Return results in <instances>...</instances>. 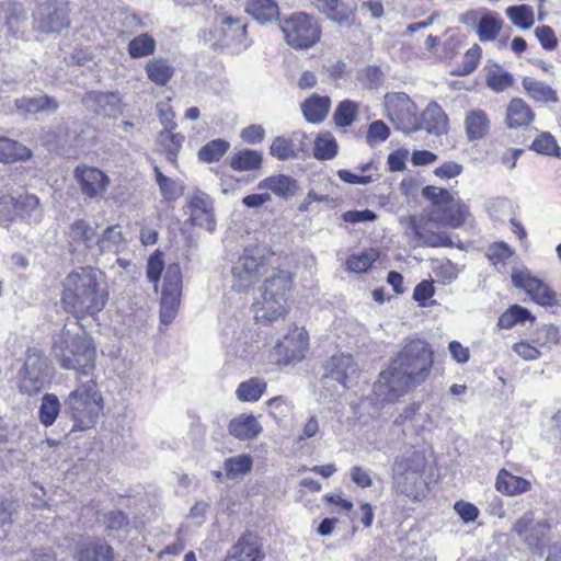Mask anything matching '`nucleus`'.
<instances>
[{
    "label": "nucleus",
    "mask_w": 561,
    "mask_h": 561,
    "mask_svg": "<svg viewBox=\"0 0 561 561\" xmlns=\"http://www.w3.org/2000/svg\"><path fill=\"white\" fill-rule=\"evenodd\" d=\"M434 352L421 337H408L377 382V392L388 401H394L423 383L430 376Z\"/></svg>",
    "instance_id": "f257e3e1"
},
{
    "label": "nucleus",
    "mask_w": 561,
    "mask_h": 561,
    "mask_svg": "<svg viewBox=\"0 0 561 561\" xmlns=\"http://www.w3.org/2000/svg\"><path fill=\"white\" fill-rule=\"evenodd\" d=\"M110 298L104 273L92 266L72 270L62 280L61 304L77 318L95 317Z\"/></svg>",
    "instance_id": "f03ea898"
},
{
    "label": "nucleus",
    "mask_w": 561,
    "mask_h": 561,
    "mask_svg": "<svg viewBox=\"0 0 561 561\" xmlns=\"http://www.w3.org/2000/svg\"><path fill=\"white\" fill-rule=\"evenodd\" d=\"M51 355L66 370H73L77 380L81 377L93 378L96 362V348L84 332L64 328L54 341Z\"/></svg>",
    "instance_id": "7ed1b4c3"
},
{
    "label": "nucleus",
    "mask_w": 561,
    "mask_h": 561,
    "mask_svg": "<svg viewBox=\"0 0 561 561\" xmlns=\"http://www.w3.org/2000/svg\"><path fill=\"white\" fill-rule=\"evenodd\" d=\"M293 289L290 272L274 268L263 280L260 295L252 305L254 319L259 323L268 324L289 311V298Z\"/></svg>",
    "instance_id": "20e7f679"
},
{
    "label": "nucleus",
    "mask_w": 561,
    "mask_h": 561,
    "mask_svg": "<svg viewBox=\"0 0 561 561\" xmlns=\"http://www.w3.org/2000/svg\"><path fill=\"white\" fill-rule=\"evenodd\" d=\"M77 387L65 399V413L73 422L72 432L93 427L104 409L103 396L96 381L77 380Z\"/></svg>",
    "instance_id": "39448f33"
},
{
    "label": "nucleus",
    "mask_w": 561,
    "mask_h": 561,
    "mask_svg": "<svg viewBox=\"0 0 561 561\" xmlns=\"http://www.w3.org/2000/svg\"><path fill=\"white\" fill-rule=\"evenodd\" d=\"M426 458L423 453L408 449L396 458L392 468L393 484L397 492L419 500L425 496L426 482L423 478Z\"/></svg>",
    "instance_id": "423d86ee"
},
{
    "label": "nucleus",
    "mask_w": 561,
    "mask_h": 561,
    "mask_svg": "<svg viewBox=\"0 0 561 561\" xmlns=\"http://www.w3.org/2000/svg\"><path fill=\"white\" fill-rule=\"evenodd\" d=\"M270 256L260 247L248 248L231 267V288L237 293L250 291L268 270Z\"/></svg>",
    "instance_id": "0eeeda50"
},
{
    "label": "nucleus",
    "mask_w": 561,
    "mask_h": 561,
    "mask_svg": "<svg viewBox=\"0 0 561 561\" xmlns=\"http://www.w3.org/2000/svg\"><path fill=\"white\" fill-rule=\"evenodd\" d=\"M385 115L396 129L411 134L420 130L422 124L417 106L404 92H389L383 96Z\"/></svg>",
    "instance_id": "6e6552de"
},
{
    "label": "nucleus",
    "mask_w": 561,
    "mask_h": 561,
    "mask_svg": "<svg viewBox=\"0 0 561 561\" xmlns=\"http://www.w3.org/2000/svg\"><path fill=\"white\" fill-rule=\"evenodd\" d=\"M282 32L287 44L294 48H309L320 39L318 24L304 12L295 13L285 20Z\"/></svg>",
    "instance_id": "1a4fd4ad"
},
{
    "label": "nucleus",
    "mask_w": 561,
    "mask_h": 561,
    "mask_svg": "<svg viewBox=\"0 0 561 561\" xmlns=\"http://www.w3.org/2000/svg\"><path fill=\"white\" fill-rule=\"evenodd\" d=\"M48 364L45 356L36 351H28L19 373V390L27 396L38 393L48 379Z\"/></svg>",
    "instance_id": "9d476101"
},
{
    "label": "nucleus",
    "mask_w": 561,
    "mask_h": 561,
    "mask_svg": "<svg viewBox=\"0 0 561 561\" xmlns=\"http://www.w3.org/2000/svg\"><path fill=\"white\" fill-rule=\"evenodd\" d=\"M182 295V272L179 264H170L164 273L160 320L163 324L171 323L178 313Z\"/></svg>",
    "instance_id": "9b49d317"
},
{
    "label": "nucleus",
    "mask_w": 561,
    "mask_h": 561,
    "mask_svg": "<svg viewBox=\"0 0 561 561\" xmlns=\"http://www.w3.org/2000/svg\"><path fill=\"white\" fill-rule=\"evenodd\" d=\"M309 348V334L305 327L290 324L282 340L275 346L278 360L283 364L299 362Z\"/></svg>",
    "instance_id": "f8f14e48"
},
{
    "label": "nucleus",
    "mask_w": 561,
    "mask_h": 561,
    "mask_svg": "<svg viewBox=\"0 0 561 561\" xmlns=\"http://www.w3.org/2000/svg\"><path fill=\"white\" fill-rule=\"evenodd\" d=\"M68 25L67 11L57 0H46L37 7L33 27L43 34L60 33Z\"/></svg>",
    "instance_id": "ddd939ff"
},
{
    "label": "nucleus",
    "mask_w": 561,
    "mask_h": 561,
    "mask_svg": "<svg viewBox=\"0 0 561 561\" xmlns=\"http://www.w3.org/2000/svg\"><path fill=\"white\" fill-rule=\"evenodd\" d=\"M468 216V207L448 192V198L440 197V199L433 205L428 220L458 228L465 222Z\"/></svg>",
    "instance_id": "4468645a"
},
{
    "label": "nucleus",
    "mask_w": 561,
    "mask_h": 561,
    "mask_svg": "<svg viewBox=\"0 0 561 561\" xmlns=\"http://www.w3.org/2000/svg\"><path fill=\"white\" fill-rule=\"evenodd\" d=\"M513 284L530 296L531 300L541 306H556V293L542 280L533 277L527 270H516L512 274Z\"/></svg>",
    "instance_id": "2eb2a0df"
},
{
    "label": "nucleus",
    "mask_w": 561,
    "mask_h": 561,
    "mask_svg": "<svg viewBox=\"0 0 561 561\" xmlns=\"http://www.w3.org/2000/svg\"><path fill=\"white\" fill-rule=\"evenodd\" d=\"M73 176L80 192L90 199H100L110 186V178L100 169L88 165H78Z\"/></svg>",
    "instance_id": "dca6fc26"
},
{
    "label": "nucleus",
    "mask_w": 561,
    "mask_h": 561,
    "mask_svg": "<svg viewBox=\"0 0 561 561\" xmlns=\"http://www.w3.org/2000/svg\"><path fill=\"white\" fill-rule=\"evenodd\" d=\"M358 365L351 354H334L325 365L324 379L337 381L343 389L358 376Z\"/></svg>",
    "instance_id": "f3484780"
},
{
    "label": "nucleus",
    "mask_w": 561,
    "mask_h": 561,
    "mask_svg": "<svg viewBox=\"0 0 561 561\" xmlns=\"http://www.w3.org/2000/svg\"><path fill=\"white\" fill-rule=\"evenodd\" d=\"M187 209L190 214V222L194 226L202 227L208 231H213L216 226L214 207L211 198L201 192H195L187 199Z\"/></svg>",
    "instance_id": "a211bd4d"
},
{
    "label": "nucleus",
    "mask_w": 561,
    "mask_h": 561,
    "mask_svg": "<svg viewBox=\"0 0 561 561\" xmlns=\"http://www.w3.org/2000/svg\"><path fill=\"white\" fill-rule=\"evenodd\" d=\"M98 231L83 219L75 220L67 232V242L71 253L83 254L93 251Z\"/></svg>",
    "instance_id": "6ab92c4d"
},
{
    "label": "nucleus",
    "mask_w": 561,
    "mask_h": 561,
    "mask_svg": "<svg viewBox=\"0 0 561 561\" xmlns=\"http://www.w3.org/2000/svg\"><path fill=\"white\" fill-rule=\"evenodd\" d=\"M550 525L547 519L535 520L534 513L527 512L520 516L514 525L513 530L529 547L538 546L547 533Z\"/></svg>",
    "instance_id": "aec40b11"
},
{
    "label": "nucleus",
    "mask_w": 561,
    "mask_h": 561,
    "mask_svg": "<svg viewBox=\"0 0 561 561\" xmlns=\"http://www.w3.org/2000/svg\"><path fill=\"white\" fill-rule=\"evenodd\" d=\"M305 138L306 134L301 131L293 133L290 138L278 136L271 144V154L280 161L296 159L298 153L305 150Z\"/></svg>",
    "instance_id": "412c9836"
},
{
    "label": "nucleus",
    "mask_w": 561,
    "mask_h": 561,
    "mask_svg": "<svg viewBox=\"0 0 561 561\" xmlns=\"http://www.w3.org/2000/svg\"><path fill=\"white\" fill-rule=\"evenodd\" d=\"M259 191H265L278 198L288 199L294 197L299 190L297 181L286 174H274L261 180L257 183Z\"/></svg>",
    "instance_id": "4be33fe9"
},
{
    "label": "nucleus",
    "mask_w": 561,
    "mask_h": 561,
    "mask_svg": "<svg viewBox=\"0 0 561 561\" xmlns=\"http://www.w3.org/2000/svg\"><path fill=\"white\" fill-rule=\"evenodd\" d=\"M465 133L470 141L485 138L491 129V119L481 108L469 110L463 121Z\"/></svg>",
    "instance_id": "5701e85b"
},
{
    "label": "nucleus",
    "mask_w": 561,
    "mask_h": 561,
    "mask_svg": "<svg viewBox=\"0 0 561 561\" xmlns=\"http://www.w3.org/2000/svg\"><path fill=\"white\" fill-rule=\"evenodd\" d=\"M535 119L533 108L519 98L510 101L506 107L505 124L510 129L526 128Z\"/></svg>",
    "instance_id": "b1692460"
},
{
    "label": "nucleus",
    "mask_w": 561,
    "mask_h": 561,
    "mask_svg": "<svg viewBox=\"0 0 561 561\" xmlns=\"http://www.w3.org/2000/svg\"><path fill=\"white\" fill-rule=\"evenodd\" d=\"M125 247V239L119 226H110L102 234L98 233L93 255L112 253L117 254Z\"/></svg>",
    "instance_id": "393cba45"
},
{
    "label": "nucleus",
    "mask_w": 561,
    "mask_h": 561,
    "mask_svg": "<svg viewBox=\"0 0 561 561\" xmlns=\"http://www.w3.org/2000/svg\"><path fill=\"white\" fill-rule=\"evenodd\" d=\"M263 557L255 537L245 535L232 547L225 561H262Z\"/></svg>",
    "instance_id": "a878e982"
},
{
    "label": "nucleus",
    "mask_w": 561,
    "mask_h": 561,
    "mask_svg": "<svg viewBox=\"0 0 561 561\" xmlns=\"http://www.w3.org/2000/svg\"><path fill=\"white\" fill-rule=\"evenodd\" d=\"M422 124L421 129L436 135L446 134L448 130V117L443 108L436 103L432 102L422 113L420 118Z\"/></svg>",
    "instance_id": "bb28decb"
},
{
    "label": "nucleus",
    "mask_w": 561,
    "mask_h": 561,
    "mask_svg": "<svg viewBox=\"0 0 561 561\" xmlns=\"http://www.w3.org/2000/svg\"><path fill=\"white\" fill-rule=\"evenodd\" d=\"M228 430L236 438L247 440L255 438L262 426L253 415L241 414L230 421Z\"/></svg>",
    "instance_id": "cd10ccee"
},
{
    "label": "nucleus",
    "mask_w": 561,
    "mask_h": 561,
    "mask_svg": "<svg viewBox=\"0 0 561 561\" xmlns=\"http://www.w3.org/2000/svg\"><path fill=\"white\" fill-rule=\"evenodd\" d=\"M58 106V103L48 95H39L35 98L23 96L15 101L16 111L24 116L41 112H55Z\"/></svg>",
    "instance_id": "c85d7f7f"
},
{
    "label": "nucleus",
    "mask_w": 561,
    "mask_h": 561,
    "mask_svg": "<svg viewBox=\"0 0 561 561\" xmlns=\"http://www.w3.org/2000/svg\"><path fill=\"white\" fill-rule=\"evenodd\" d=\"M523 89L528 98L536 102H557V92L547 83L534 77L526 76L522 79Z\"/></svg>",
    "instance_id": "c756f323"
},
{
    "label": "nucleus",
    "mask_w": 561,
    "mask_h": 561,
    "mask_svg": "<svg viewBox=\"0 0 561 561\" xmlns=\"http://www.w3.org/2000/svg\"><path fill=\"white\" fill-rule=\"evenodd\" d=\"M330 106L329 96L313 94L301 104V111L308 122L320 123L327 117Z\"/></svg>",
    "instance_id": "7c9ffc66"
},
{
    "label": "nucleus",
    "mask_w": 561,
    "mask_h": 561,
    "mask_svg": "<svg viewBox=\"0 0 561 561\" xmlns=\"http://www.w3.org/2000/svg\"><path fill=\"white\" fill-rule=\"evenodd\" d=\"M495 486L499 492L514 496L527 492L530 489V482L502 469L497 474Z\"/></svg>",
    "instance_id": "2f4dec72"
},
{
    "label": "nucleus",
    "mask_w": 561,
    "mask_h": 561,
    "mask_svg": "<svg viewBox=\"0 0 561 561\" xmlns=\"http://www.w3.org/2000/svg\"><path fill=\"white\" fill-rule=\"evenodd\" d=\"M31 157V149L23 144L7 137H0V162L13 163L28 160Z\"/></svg>",
    "instance_id": "473e14b6"
},
{
    "label": "nucleus",
    "mask_w": 561,
    "mask_h": 561,
    "mask_svg": "<svg viewBox=\"0 0 561 561\" xmlns=\"http://www.w3.org/2000/svg\"><path fill=\"white\" fill-rule=\"evenodd\" d=\"M16 216L28 222L37 224L43 217V208L36 195L25 194L15 198Z\"/></svg>",
    "instance_id": "72a5a7b5"
},
{
    "label": "nucleus",
    "mask_w": 561,
    "mask_h": 561,
    "mask_svg": "<svg viewBox=\"0 0 561 561\" xmlns=\"http://www.w3.org/2000/svg\"><path fill=\"white\" fill-rule=\"evenodd\" d=\"M245 11L260 23L272 22L279 16L278 5L274 0H251Z\"/></svg>",
    "instance_id": "f704fd0d"
},
{
    "label": "nucleus",
    "mask_w": 561,
    "mask_h": 561,
    "mask_svg": "<svg viewBox=\"0 0 561 561\" xmlns=\"http://www.w3.org/2000/svg\"><path fill=\"white\" fill-rule=\"evenodd\" d=\"M502 21L499 15L491 11H481L477 24V34L481 42L493 41L499 35Z\"/></svg>",
    "instance_id": "c9c22d12"
},
{
    "label": "nucleus",
    "mask_w": 561,
    "mask_h": 561,
    "mask_svg": "<svg viewBox=\"0 0 561 561\" xmlns=\"http://www.w3.org/2000/svg\"><path fill=\"white\" fill-rule=\"evenodd\" d=\"M311 3L337 23L346 22L352 14V10L342 0H311Z\"/></svg>",
    "instance_id": "e433bc0d"
},
{
    "label": "nucleus",
    "mask_w": 561,
    "mask_h": 561,
    "mask_svg": "<svg viewBox=\"0 0 561 561\" xmlns=\"http://www.w3.org/2000/svg\"><path fill=\"white\" fill-rule=\"evenodd\" d=\"M148 79L157 85H165L173 76L174 69L167 59L152 58L146 65Z\"/></svg>",
    "instance_id": "4c0bfd02"
},
{
    "label": "nucleus",
    "mask_w": 561,
    "mask_h": 561,
    "mask_svg": "<svg viewBox=\"0 0 561 561\" xmlns=\"http://www.w3.org/2000/svg\"><path fill=\"white\" fill-rule=\"evenodd\" d=\"M88 106L92 107L96 113L112 115L117 111L118 98L113 93L91 92L84 98Z\"/></svg>",
    "instance_id": "58836bf2"
},
{
    "label": "nucleus",
    "mask_w": 561,
    "mask_h": 561,
    "mask_svg": "<svg viewBox=\"0 0 561 561\" xmlns=\"http://www.w3.org/2000/svg\"><path fill=\"white\" fill-rule=\"evenodd\" d=\"M61 411V403L58 397L54 393H46L42 398L38 408V420L45 427L51 426Z\"/></svg>",
    "instance_id": "ea45409f"
},
{
    "label": "nucleus",
    "mask_w": 561,
    "mask_h": 561,
    "mask_svg": "<svg viewBox=\"0 0 561 561\" xmlns=\"http://www.w3.org/2000/svg\"><path fill=\"white\" fill-rule=\"evenodd\" d=\"M262 161L261 152L243 149L231 156L230 167L236 171H252L261 168Z\"/></svg>",
    "instance_id": "a19ab883"
},
{
    "label": "nucleus",
    "mask_w": 561,
    "mask_h": 561,
    "mask_svg": "<svg viewBox=\"0 0 561 561\" xmlns=\"http://www.w3.org/2000/svg\"><path fill=\"white\" fill-rule=\"evenodd\" d=\"M266 387L267 383L264 379L253 377L238 386L236 397L242 402H255L262 397Z\"/></svg>",
    "instance_id": "79ce46f5"
},
{
    "label": "nucleus",
    "mask_w": 561,
    "mask_h": 561,
    "mask_svg": "<svg viewBox=\"0 0 561 561\" xmlns=\"http://www.w3.org/2000/svg\"><path fill=\"white\" fill-rule=\"evenodd\" d=\"M183 141L184 136L172 133V129H164L158 136V144L167 153V159L173 164L176 163Z\"/></svg>",
    "instance_id": "37998d69"
},
{
    "label": "nucleus",
    "mask_w": 561,
    "mask_h": 561,
    "mask_svg": "<svg viewBox=\"0 0 561 561\" xmlns=\"http://www.w3.org/2000/svg\"><path fill=\"white\" fill-rule=\"evenodd\" d=\"M153 171L164 201L173 202L184 194V186L181 182L165 176L158 167H154Z\"/></svg>",
    "instance_id": "c03bdc74"
},
{
    "label": "nucleus",
    "mask_w": 561,
    "mask_h": 561,
    "mask_svg": "<svg viewBox=\"0 0 561 561\" xmlns=\"http://www.w3.org/2000/svg\"><path fill=\"white\" fill-rule=\"evenodd\" d=\"M78 559L80 561H112L113 550L105 542L94 541L79 552Z\"/></svg>",
    "instance_id": "a18cd8bd"
},
{
    "label": "nucleus",
    "mask_w": 561,
    "mask_h": 561,
    "mask_svg": "<svg viewBox=\"0 0 561 561\" xmlns=\"http://www.w3.org/2000/svg\"><path fill=\"white\" fill-rule=\"evenodd\" d=\"M253 459L249 455H238L225 460L224 468L229 479H237L251 471Z\"/></svg>",
    "instance_id": "49530a36"
},
{
    "label": "nucleus",
    "mask_w": 561,
    "mask_h": 561,
    "mask_svg": "<svg viewBox=\"0 0 561 561\" xmlns=\"http://www.w3.org/2000/svg\"><path fill=\"white\" fill-rule=\"evenodd\" d=\"M156 50L154 38L147 34H140L134 37L128 44V53L133 58H142L150 56Z\"/></svg>",
    "instance_id": "de8ad7c7"
},
{
    "label": "nucleus",
    "mask_w": 561,
    "mask_h": 561,
    "mask_svg": "<svg viewBox=\"0 0 561 561\" xmlns=\"http://www.w3.org/2000/svg\"><path fill=\"white\" fill-rule=\"evenodd\" d=\"M337 144L335 138L329 134H320L314 140L313 156L319 160H329L335 157Z\"/></svg>",
    "instance_id": "09e8293b"
},
{
    "label": "nucleus",
    "mask_w": 561,
    "mask_h": 561,
    "mask_svg": "<svg viewBox=\"0 0 561 561\" xmlns=\"http://www.w3.org/2000/svg\"><path fill=\"white\" fill-rule=\"evenodd\" d=\"M378 257L379 252L376 249H367L360 253L351 255L346 261V265L352 272L363 273L366 272Z\"/></svg>",
    "instance_id": "8fccbe9b"
},
{
    "label": "nucleus",
    "mask_w": 561,
    "mask_h": 561,
    "mask_svg": "<svg viewBox=\"0 0 561 561\" xmlns=\"http://www.w3.org/2000/svg\"><path fill=\"white\" fill-rule=\"evenodd\" d=\"M485 83L489 89L499 93L511 88L514 84V78L510 72L494 68L488 71Z\"/></svg>",
    "instance_id": "3c124183"
},
{
    "label": "nucleus",
    "mask_w": 561,
    "mask_h": 561,
    "mask_svg": "<svg viewBox=\"0 0 561 561\" xmlns=\"http://www.w3.org/2000/svg\"><path fill=\"white\" fill-rule=\"evenodd\" d=\"M531 149L540 154L556 158L561 157V148L557 144L556 138L550 133L539 134L533 141Z\"/></svg>",
    "instance_id": "603ef678"
},
{
    "label": "nucleus",
    "mask_w": 561,
    "mask_h": 561,
    "mask_svg": "<svg viewBox=\"0 0 561 561\" xmlns=\"http://www.w3.org/2000/svg\"><path fill=\"white\" fill-rule=\"evenodd\" d=\"M229 147V142L222 139L211 140L201 148L198 151V158L208 163L218 161L227 152Z\"/></svg>",
    "instance_id": "864d4df0"
},
{
    "label": "nucleus",
    "mask_w": 561,
    "mask_h": 561,
    "mask_svg": "<svg viewBox=\"0 0 561 561\" xmlns=\"http://www.w3.org/2000/svg\"><path fill=\"white\" fill-rule=\"evenodd\" d=\"M530 312L518 305L511 306L500 318L497 325L502 329H510L518 322L530 319Z\"/></svg>",
    "instance_id": "5fc2aeb1"
},
{
    "label": "nucleus",
    "mask_w": 561,
    "mask_h": 561,
    "mask_svg": "<svg viewBox=\"0 0 561 561\" xmlns=\"http://www.w3.org/2000/svg\"><path fill=\"white\" fill-rule=\"evenodd\" d=\"M506 14L514 25L523 30L529 28L534 24V12L528 5L510 7Z\"/></svg>",
    "instance_id": "6e6d98bb"
},
{
    "label": "nucleus",
    "mask_w": 561,
    "mask_h": 561,
    "mask_svg": "<svg viewBox=\"0 0 561 561\" xmlns=\"http://www.w3.org/2000/svg\"><path fill=\"white\" fill-rule=\"evenodd\" d=\"M358 112V105L350 100L341 102L334 113V121L337 126H350Z\"/></svg>",
    "instance_id": "4d7b16f0"
},
{
    "label": "nucleus",
    "mask_w": 561,
    "mask_h": 561,
    "mask_svg": "<svg viewBox=\"0 0 561 561\" xmlns=\"http://www.w3.org/2000/svg\"><path fill=\"white\" fill-rule=\"evenodd\" d=\"M390 136V128L383 121H375L368 126V130L366 134V142L370 147H375L376 145L386 141Z\"/></svg>",
    "instance_id": "13d9d810"
},
{
    "label": "nucleus",
    "mask_w": 561,
    "mask_h": 561,
    "mask_svg": "<svg viewBox=\"0 0 561 561\" xmlns=\"http://www.w3.org/2000/svg\"><path fill=\"white\" fill-rule=\"evenodd\" d=\"M16 217L15 198L9 195L0 197V226L9 227Z\"/></svg>",
    "instance_id": "bf43d9fd"
},
{
    "label": "nucleus",
    "mask_w": 561,
    "mask_h": 561,
    "mask_svg": "<svg viewBox=\"0 0 561 561\" xmlns=\"http://www.w3.org/2000/svg\"><path fill=\"white\" fill-rule=\"evenodd\" d=\"M163 267H164L163 254H162V252L157 250L148 259L147 270H146L147 277L154 285L156 289L158 287V283L160 280Z\"/></svg>",
    "instance_id": "052dcab7"
},
{
    "label": "nucleus",
    "mask_w": 561,
    "mask_h": 561,
    "mask_svg": "<svg viewBox=\"0 0 561 561\" xmlns=\"http://www.w3.org/2000/svg\"><path fill=\"white\" fill-rule=\"evenodd\" d=\"M399 221L400 225L404 228V233L412 238L414 242L420 244L425 231L424 227L421 225L422 220L415 216H407L401 217Z\"/></svg>",
    "instance_id": "680f3d73"
},
{
    "label": "nucleus",
    "mask_w": 561,
    "mask_h": 561,
    "mask_svg": "<svg viewBox=\"0 0 561 561\" xmlns=\"http://www.w3.org/2000/svg\"><path fill=\"white\" fill-rule=\"evenodd\" d=\"M399 221L400 225L404 228V233L412 238L414 242L420 244L425 231L424 227L421 225L422 220L415 216H407L401 217Z\"/></svg>",
    "instance_id": "e2e57ef3"
},
{
    "label": "nucleus",
    "mask_w": 561,
    "mask_h": 561,
    "mask_svg": "<svg viewBox=\"0 0 561 561\" xmlns=\"http://www.w3.org/2000/svg\"><path fill=\"white\" fill-rule=\"evenodd\" d=\"M482 49L478 45H473L468 49L463 57L462 66L455 72L458 76H467L471 73L478 66L481 58Z\"/></svg>",
    "instance_id": "0e129e2a"
},
{
    "label": "nucleus",
    "mask_w": 561,
    "mask_h": 561,
    "mask_svg": "<svg viewBox=\"0 0 561 561\" xmlns=\"http://www.w3.org/2000/svg\"><path fill=\"white\" fill-rule=\"evenodd\" d=\"M420 244L428 247H451L453 241L446 232H427L425 230Z\"/></svg>",
    "instance_id": "69168bd1"
},
{
    "label": "nucleus",
    "mask_w": 561,
    "mask_h": 561,
    "mask_svg": "<svg viewBox=\"0 0 561 561\" xmlns=\"http://www.w3.org/2000/svg\"><path fill=\"white\" fill-rule=\"evenodd\" d=\"M535 34L545 49L552 50L556 48L558 39L550 26L537 27Z\"/></svg>",
    "instance_id": "338daca9"
},
{
    "label": "nucleus",
    "mask_w": 561,
    "mask_h": 561,
    "mask_svg": "<svg viewBox=\"0 0 561 561\" xmlns=\"http://www.w3.org/2000/svg\"><path fill=\"white\" fill-rule=\"evenodd\" d=\"M454 508L465 523L476 520L479 515L478 507L469 502L458 501L455 503Z\"/></svg>",
    "instance_id": "774afa93"
}]
</instances>
